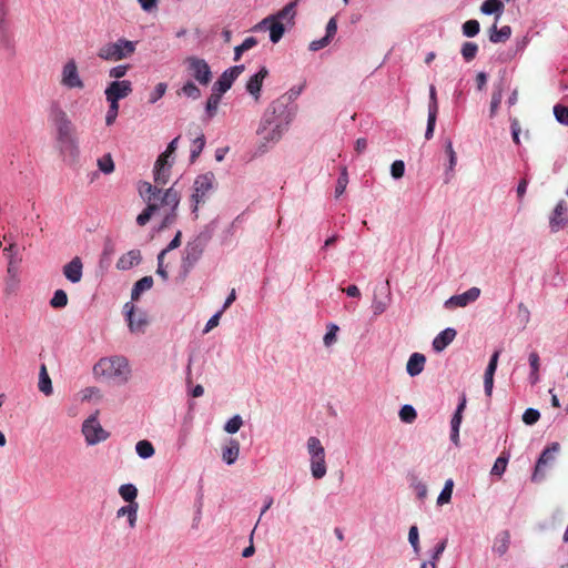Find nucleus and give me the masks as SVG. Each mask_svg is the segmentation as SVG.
<instances>
[{
    "label": "nucleus",
    "instance_id": "1",
    "mask_svg": "<svg viewBox=\"0 0 568 568\" xmlns=\"http://www.w3.org/2000/svg\"><path fill=\"white\" fill-rule=\"evenodd\" d=\"M50 120L57 131V141L62 149H77L78 139L75 126L67 112L59 105L53 104L50 109Z\"/></svg>",
    "mask_w": 568,
    "mask_h": 568
},
{
    "label": "nucleus",
    "instance_id": "2",
    "mask_svg": "<svg viewBox=\"0 0 568 568\" xmlns=\"http://www.w3.org/2000/svg\"><path fill=\"white\" fill-rule=\"evenodd\" d=\"M284 103L276 100L273 101L264 112L257 134L267 142H276L281 139L285 124L277 113L284 112Z\"/></svg>",
    "mask_w": 568,
    "mask_h": 568
},
{
    "label": "nucleus",
    "instance_id": "3",
    "mask_svg": "<svg viewBox=\"0 0 568 568\" xmlns=\"http://www.w3.org/2000/svg\"><path fill=\"white\" fill-rule=\"evenodd\" d=\"M94 374L124 384L130 377V366L125 357L112 356L101 358L93 367Z\"/></svg>",
    "mask_w": 568,
    "mask_h": 568
},
{
    "label": "nucleus",
    "instance_id": "4",
    "mask_svg": "<svg viewBox=\"0 0 568 568\" xmlns=\"http://www.w3.org/2000/svg\"><path fill=\"white\" fill-rule=\"evenodd\" d=\"M135 49L136 42L120 38L115 42L103 44L98 51V57L105 61H120L130 58Z\"/></svg>",
    "mask_w": 568,
    "mask_h": 568
},
{
    "label": "nucleus",
    "instance_id": "5",
    "mask_svg": "<svg viewBox=\"0 0 568 568\" xmlns=\"http://www.w3.org/2000/svg\"><path fill=\"white\" fill-rule=\"evenodd\" d=\"M138 190L143 200L148 202L146 207L136 216L138 225L144 226L159 210V204L152 201L161 193V190L146 181L140 182Z\"/></svg>",
    "mask_w": 568,
    "mask_h": 568
},
{
    "label": "nucleus",
    "instance_id": "6",
    "mask_svg": "<svg viewBox=\"0 0 568 568\" xmlns=\"http://www.w3.org/2000/svg\"><path fill=\"white\" fill-rule=\"evenodd\" d=\"M175 184L174 183L171 187H169L168 190H165V192L163 193L162 197H161V204L163 206H170L171 207V211L170 213H168L161 225H160V230H164V229H168L170 227L176 220V209L180 204V201H181V194L180 192L175 189Z\"/></svg>",
    "mask_w": 568,
    "mask_h": 568
},
{
    "label": "nucleus",
    "instance_id": "7",
    "mask_svg": "<svg viewBox=\"0 0 568 568\" xmlns=\"http://www.w3.org/2000/svg\"><path fill=\"white\" fill-rule=\"evenodd\" d=\"M189 73L202 85H207L212 80V71L204 59L197 57H187L184 60Z\"/></svg>",
    "mask_w": 568,
    "mask_h": 568
},
{
    "label": "nucleus",
    "instance_id": "8",
    "mask_svg": "<svg viewBox=\"0 0 568 568\" xmlns=\"http://www.w3.org/2000/svg\"><path fill=\"white\" fill-rule=\"evenodd\" d=\"M82 434L88 445H97L109 438V433L99 423L97 414L83 422Z\"/></svg>",
    "mask_w": 568,
    "mask_h": 568
},
{
    "label": "nucleus",
    "instance_id": "9",
    "mask_svg": "<svg viewBox=\"0 0 568 568\" xmlns=\"http://www.w3.org/2000/svg\"><path fill=\"white\" fill-rule=\"evenodd\" d=\"M214 175L213 173H205L199 175L193 184V194L191 196L192 202L194 203L193 212H196L199 205L205 201L207 193L213 187Z\"/></svg>",
    "mask_w": 568,
    "mask_h": 568
},
{
    "label": "nucleus",
    "instance_id": "10",
    "mask_svg": "<svg viewBox=\"0 0 568 568\" xmlns=\"http://www.w3.org/2000/svg\"><path fill=\"white\" fill-rule=\"evenodd\" d=\"M60 83L68 89H83L84 82L80 78L78 65L73 59L68 60L61 71Z\"/></svg>",
    "mask_w": 568,
    "mask_h": 568
},
{
    "label": "nucleus",
    "instance_id": "11",
    "mask_svg": "<svg viewBox=\"0 0 568 568\" xmlns=\"http://www.w3.org/2000/svg\"><path fill=\"white\" fill-rule=\"evenodd\" d=\"M559 449L560 445L558 443H552L550 446L542 450L532 474L534 481H538L544 478L545 468L554 464L556 454L559 452Z\"/></svg>",
    "mask_w": 568,
    "mask_h": 568
},
{
    "label": "nucleus",
    "instance_id": "12",
    "mask_svg": "<svg viewBox=\"0 0 568 568\" xmlns=\"http://www.w3.org/2000/svg\"><path fill=\"white\" fill-rule=\"evenodd\" d=\"M132 92V83L128 80L113 81L105 89V98L108 102H118L126 98Z\"/></svg>",
    "mask_w": 568,
    "mask_h": 568
},
{
    "label": "nucleus",
    "instance_id": "13",
    "mask_svg": "<svg viewBox=\"0 0 568 568\" xmlns=\"http://www.w3.org/2000/svg\"><path fill=\"white\" fill-rule=\"evenodd\" d=\"M244 71V65H235L224 71L217 81L213 85L212 91H219L225 93L237 79V77Z\"/></svg>",
    "mask_w": 568,
    "mask_h": 568
},
{
    "label": "nucleus",
    "instance_id": "14",
    "mask_svg": "<svg viewBox=\"0 0 568 568\" xmlns=\"http://www.w3.org/2000/svg\"><path fill=\"white\" fill-rule=\"evenodd\" d=\"M437 114H438V102H437L436 88L434 85H430L428 119H427V128H426V132H425L426 140H430L434 135Z\"/></svg>",
    "mask_w": 568,
    "mask_h": 568
},
{
    "label": "nucleus",
    "instance_id": "15",
    "mask_svg": "<svg viewBox=\"0 0 568 568\" xmlns=\"http://www.w3.org/2000/svg\"><path fill=\"white\" fill-rule=\"evenodd\" d=\"M480 295L478 287H471L463 294L453 295L445 302L446 308L465 307L469 303L475 302Z\"/></svg>",
    "mask_w": 568,
    "mask_h": 568
},
{
    "label": "nucleus",
    "instance_id": "16",
    "mask_svg": "<svg viewBox=\"0 0 568 568\" xmlns=\"http://www.w3.org/2000/svg\"><path fill=\"white\" fill-rule=\"evenodd\" d=\"M172 163L165 160L164 156H159L154 164L153 178L154 183L158 185H165L171 178Z\"/></svg>",
    "mask_w": 568,
    "mask_h": 568
},
{
    "label": "nucleus",
    "instance_id": "17",
    "mask_svg": "<svg viewBox=\"0 0 568 568\" xmlns=\"http://www.w3.org/2000/svg\"><path fill=\"white\" fill-rule=\"evenodd\" d=\"M567 212V203L564 200L559 201L549 221L551 232H558L559 230L568 225V221L565 217Z\"/></svg>",
    "mask_w": 568,
    "mask_h": 568
},
{
    "label": "nucleus",
    "instance_id": "18",
    "mask_svg": "<svg viewBox=\"0 0 568 568\" xmlns=\"http://www.w3.org/2000/svg\"><path fill=\"white\" fill-rule=\"evenodd\" d=\"M204 252V244L196 240L186 244L184 248L183 264L187 267H193L194 264L201 258Z\"/></svg>",
    "mask_w": 568,
    "mask_h": 568
},
{
    "label": "nucleus",
    "instance_id": "19",
    "mask_svg": "<svg viewBox=\"0 0 568 568\" xmlns=\"http://www.w3.org/2000/svg\"><path fill=\"white\" fill-rule=\"evenodd\" d=\"M83 264L80 257H73L69 263L63 266V275L71 283H79L82 278Z\"/></svg>",
    "mask_w": 568,
    "mask_h": 568
},
{
    "label": "nucleus",
    "instance_id": "20",
    "mask_svg": "<svg viewBox=\"0 0 568 568\" xmlns=\"http://www.w3.org/2000/svg\"><path fill=\"white\" fill-rule=\"evenodd\" d=\"M268 70L266 67H262L257 73L250 78L246 83L247 92L255 98L257 101L264 79L267 77Z\"/></svg>",
    "mask_w": 568,
    "mask_h": 568
},
{
    "label": "nucleus",
    "instance_id": "21",
    "mask_svg": "<svg viewBox=\"0 0 568 568\" xmlns=\"http://www.w3.org/2000/svg\"><path fill=\"white\" fill-rule=\"evenodd\" d=\"M19 285V277H18V262L13 260L12 255H10V261L8 263L7 268V278H6V294L13 293Z\"/></svg>",
    "mask_w": 568,
    "mask_h": 568
},
{
    "label": "nucleus",
    "instance_id": "22",
    "mask_svg": "<svg viewBox=\"0 0 568 568\" xmlns=\"http://www.w3.org/2000/svg\"><path fill=\"white\" fill-rule=\"evenodd\" d=\"M189 132L191 135L195 136L192 141L190 154V161L193 163L200 156L205 146V136L197 125L194 126V132H192V128H190Z\"/></svg>",
    "mask_w": 568,
    "mask_h": 568
},
{
    "label": "nucleus",
    "instance_id": "23",
    "mask_svg": "<svg viewBox=\"0 0 568 568\" xmlns=\"http://www.w3.org/2000/svg\"><path fill=\"white\" fill-rule=\"evenodd\" d=\"M455 328H446L442 331L433 341V348L436 352H443L456 337Z\"/></svg>",
    "mask_w": 568,
    "mask_h": 568
},
{
    "label": "nucleus",
    "instance_id": "24",
    "mask_svg": "<svg viewBox=\"0 0 568 568\" xmlns=\"http://www.w3.org/2000/svg\"><path fill=\"white\" fill-rule=\"evenodd\" d=\"M141 252L139 250H131L123 254L116 262V267L126 271L138 265L141 262Z\"/></svg>",
    "mask_w": 568,
    "mask_h": 568
},
{
    "label": "nucleus",
    "instance_id": "25",
    "mask_svg": "<svg viewBox=\"0 0 568 568\" xmlns=\"http://www.w3.org/2000/svg\"><path fill=\"white\" fill-rule=\"evenodd\" d=\"M426 357L422 353H413L407 362L406 371L412 377L419 375L425 367Z\"/></svg>",
    "mask_w": 568,
    "mask_h": 568
},
{
    "label": "nucleus",
    "instance_id": "26",
    "mask_svg": "<svg viewBox=\"0 0 568 568\" xmlns=\"http://www.w3.org/2000/svg\"><path fill=\"white\" fill-rule=\"evenodd\" d=\"M267 22H270V39L273 43H277L284 34V24L272 17L265 18L261 24H266Z\"/></svg>",
    "mask_w": 568,
    "mask_h": 568
},
{
    "label": "nucleus",
    "instance_id": "27",
    "mask_svg": "<svg viewBox=\"0 0 568 568\" xmlns=\"http://www.w3.org/2000/svg\"><path fill=\"white\" fill-rule=\"evenodd\" d=\"M124 308L126 310V314H128V322H129V327L131 329V332H140L143 329V327L146 325V320L144 318V316H139L138 318H135L134 316V306L130 303H126L124 305Z\"/></svg>",
    "mask_w": 568,
    "mask_h": 568
},
{
    "label": "nucleus",
    "instance_id": "28",
    "mask_svg": "<svg viewBox=\"0 0 568 568\" xmlns=\"http://www.w3.org/2000/svg\"><path fill=\"white\" fill-rule=\"evenodd\" d=\"M311 471L315 479H321L326 475L325 454L311 456Z\"/></svg>",
    "mask_w": 568,
    "mask_h": 568
},
{
    "label": "nucleus",
    "instance_id": "29",
    "mask_svg": "<svg viewBox=\"0 0 568 568\" xmlns=\"http://www.w3.org/2000/svg\"><path fill=\"white\" fill-rule=\"evenodd\" d=\"M139 504L133 503L132 505L123 506L116 511L118 517H126L129 526L134 528L138 520Z\"/></svg>",
    "mask_w": 568,
    "mask_h": 568
},
{
    "label": "nucleus",
    "instance_id": "30",
    "mask_svg": "<svg viewBox=\"0 0 568 568\" xmlns=\"http://www.w3.org/2000/svg\"><path fill=\"white\" fill-rule=\"evenodd\" d=\"M511 36V28L509 26H504L500 29H497L496 23L490 28L489 40L493 43L506 42Z\"/></svg>",
    "mask_w": 568,
    "mask_h": 568
},
{
    "label": "nucleus",
    "instance_id": "31",
    "mask_svg": "<svg viewBox=\"0 0 568 568\" xmlns=\"http://www.w3.org/2000/svg\"><path fill=\"white\" fill-rule=\"evenodd\" d=\"M38 386H39V390L42 392L47 396L51 395L53 392L52 382L48 374L47 366L44 364H42L40 366Z\"/></svg>",
    "mask_w": 568,
    "mask_h": 568
},
{
    "label": "nucleus",
    "instance_id": "32",
    "mask_svg": "<svg viewBox=\"0 0 568 568\" xmlns=\"http://www.w3.org/2000/svg\"><path fill=\"white\" fill-rule=\"evenodd\" d=\"M480 10L485 14H496V21L499 19L504 11V3L501 0H486Z\"/></svg>",
    "mask_w": 568,
    "mask_h": 568
},
{
    "label": "nucleus",
    "instance_id": "33",
    "mask_svg": "<svg viewBox=\"0 0 568 568\" xmlns=\"http://www.w3.org/2000/svg\"><path fill=\"white\" fill-rule=\"evenodd\" d=\"M239 454H240V444L237 440L235 439H232L229 444V446H226L224 449H223V454H222V457H223V460L227 464V465H232L235 463V460L237 459L239 457Z\"/></svg>",
    "mask_w": 568,
    "mask_h": 568
},
{
    "label": "nucleus",
    "instance_id": "34",
    "mask_svg": "<svg viewBox=\"0 0 568 568\" xmlns=\"http://www.w3.org/2000/svg\"><path fill=\"white\" fill-rule=\"evenodd\" d=\"M153 285V278L151 276H144L140 278L133 286L131 298L138 300L142 292L148 291Z\"/></svg>",
    "mask_w": 568,
    "mask_h": 568
},
{
    "label": "nucleus",
    "instance_id": "35",
    "mask_svg": "<svg viewBox=\"0 0 568 568\" xmlns=\"http://www.w3.org/2000/svg\"><path fill=\"white\" fill-rule=\"evenodd\" d=\"M503 100V85L498 84L495 87L493 94H491V101H490V108H489V116L494 118L497 114V111L499 109V105Z\"/></svg>",
    "mask_w": 568,
    "mask_h": 568
},
{
    "label": "nucleus",
    "instance_id": "36",
    "mask_svg": "<svg viewBox=\"0 0 568 568\" xmlns=\"http://www.w3.org/2000/svg\"><path fill=\"white\" fill-rule=\"evenodd\" d=\"M178 95H185L193 100H197L201 98V90L197 85H195L192 81H187L183 84V87L178 90Z\"/></svg>",
    "mask_w": 568,
    "mask_h": 568
},
{
    "label": "nucleus",
    "instance_id": "37",
    "mask_svg": "<svg viewBox=\"0 0 568 568\" xmlns=\"http://www.w3.org/2000/svg\"><path fill=\"white\" fill-rule=\"evenodd\" d=\"M119 494L125 501L130 503V505H132L133 503H136L135 498L138 496V489L134 485H132V484L121 485L119 488Z\"/></svg>",
    "mask_w": 568,
    "mask_h": 568
},
{
    "label": "nucleus",
    "instance_id": "38",
    "mask_svg": "<svg viewBox=\"0 0 568 568\" xmlns=\"http://www.w3.org/2000/svg\"><path fill=\"white\" fill-rule=\"evenodd\" d=\"M510 544V535L508 531H503L499 534L496 544L494 546V551H496L499 556H503L508 550Z\"/></svg>",
    "mask_w": 568,
    "mask_h": 568
},
{
    "label": "nucleus",
    "instance_id": "39",
    "mask_svg": "<svg viewBox=\"0 0 568 568\" xmlns=\"http://www.w3.org/2000/svg\"><path fill=\"white\" fill-rule=\"evenodd\" d=\"M222 94L223 93H220L219 91H213L212 94L209 97L205 109L210 118L215 115L219 104L221 102Z\"/></svg>",
    "mask_w": 568,
    "mask_h": 568
},
{
    "label": "nucleus",
    "instance_id": "40",
    "mask_svg": "<svg viewBox=\"0 0 568 568\" xmlns=\"http://www.w3.org/2000/svg\"><path fill=\"white\" fill-rule=\"evenodd\" d=\"M135 450L141 458H150L155 453L152 443L145 439L136 443Z\"/></svg>",
    "mask_w": 568,
    "mask_h": 568
},
{
    "label": "nucleus",
    "instance_id": "41",
    "mask_svg": "<svg viewBox=\"0 0 568 568\" xmlns=\"http://www.w3.org/2000/svg\"><path fill=\"white\" fill-rule=\"evenodd\" d=\"M453 488H454L453 479H447L445 481V485H444V488H443L442 493L439 494V496L437 498V504L439 506L448 504L450 501L452 494H453Z\"/></svg>",
    "mask_w": 568,
    "mask_h": 568
},
{
    "label": "nucleus",
    "instance_id": "42",
    "mask_svg": "<svg viewBox=\"0 0 568 568\" xmlns=\"http://www.w3.org/2000/svg\"><path fill=\"white\" fill-rule=\"evenodd\" d=\"M68 305V295L63 290H57L50 300L52 308H63Z\"/></svg>",
    "mask_w": 568,
    "mask_h": 568
},
{
    "label": "nucleus",
    "instance_id": "43",
    "mask_svg": "<svg viewBox=\"0 0 568 568\" xmlns=\"http://www.w3.org/2000/svg\"><path fill=\"white\" fill-rule=\"evenodd\" d=\"M295 16V2L287 3L282 10L278 11L276 16H271L276 20H288L292 21Z\"/></svg>",
    "mask_w": 568,
    "mask_h": 568
},
{
    "label": "nucleus",
    "instance_id": "44",
    "mask_svg": "<svg viewBox=\"0 0 568 568\" xmlns=\"http://www.w3.org/2000/svg\"><path fill=\"white\" fill-rule=\"evenodd\" d=\"M466 407V397L465 395L462 397V400L452 418V422H450V425H452V429H459L460 427V424H462V419H463V412Z\"/></svg>",
    "mask_w": 568,
    "mask_h": 568
},
{
    "label": "nucleus",
    "instance_id": "45",
    "mask_svg": "<svg viewBox=\"0 0 568 568\" xmlns=\"http://www.w3.org/2000/svg\"><path fill=\"white\" fill-rule=\"evenodd\" d=\"M307 450L310 456L325 454V449L317 437H310L307 439Z\"/></svg>",
    "mask_w": 568,
    "mask_h": 568
},
{
    "label": "nucleus",
    "instance_id": "46",
    "mask_svg": "<svg viewBox=\"0 0 568 568\" xmlns=\"http://www.w3.org/2000/svg\"><path fill=\"white\" fill-rule=\"evenodd\" d=\"M477 52L478 45L475 42H465L462 47V55L467 62L474 60Z\"/></svg>",
    "mask_w": 568,
    "mask_h": 568
},
{
    "label": "nucleus",
    "instance_id": "47",
    "mask_svg": "<svg viewBox=\"0 0 568 568\" xmlns=\"http://www.w3.org/2000/svg\"><path fill=\"white\" fill-rule=\"evenodd\" d=\"M98 166L104 174H110L114 171V162L111 154H105L98 160Z\"/></svg>",
    "mask_w": 568,
    "mask_h": 568
},
{
    "label": "nucleus",
    "instance_id": "48",
    "mask_svg": "<svg viewBox=\"0 0 568 568\" xmlns=\"http://www.w3.org/2000/svg\"><path fill=\"white\" fill-rule=\"evenodd\" d=\"M417 417V413L412 405H404L399 410V418L404 423H413Z\"/></svg>",
    "mask_w": 568,
    "mask_h": 568
},
{
    "label": "nucleus",
    "instance_id": "49",
    "mask_svg": "<svg viewBox=\"0 0 568 568\" xmlns=\"http://www.w3.org/2000/svg\"><path fill=\"white\" fill-rule=\"evenodd\" d=\"M479 30L480 26L477 20H468L463 24V33L468 38L477 36Z\"/></svg>",
    "mask_w": 568,
    "mask_h": 568
},
{
    "label": "nucleus",
    "instance_id": "50",
    "mask_svg": "<svg viewBox=\"0 0 568 568\" xmlns=\"http://www.w3.org/2000/svg\"><path fill=\"white\" fill-rule=\"evenodd\" d=\"M347 183H348L347 171H346V168H343L342 173L338 176L337 183L335 186V196L336 197L341 196L345 192Z\"/></svg>",
    "mask_w": 568,
    "mask_h": 568
},
{
    "label": "nucleus",
    "instance_id": "51",
    "mask_svg": "<svg viewBox=\"0 0 568 568\" xmlns=\"http://www.w3.org/2000/svg\"><path fill=\"white\" fill-rule=\"evenodd\" d=\"M243 425V420L240 415L233 416L224 426V430L229 434H235L239 432L241 426Z\"/></svg>",
    "mask_w": 568,
    "mask_h": 568
},
{
    "label": "nucleus",
    "instance_id": "52",
    "mask_svg": "<svg viewBox=\"0 0 568 568\" xmlns=\"http://www.w3.org/2000/svg\"><path fill=\"white\" fill-rule=\"evenodd\" d=\"M507 464H508V457L500 455L496 459V462L491 468V475L501 476L506 470Z\"/></svg>",
    "mask_w": 568,
    "mask_h": 568
},
{
    "label": "nucleus",
    "instance_id": "53",
    "mask_svg": "<svg viewBox=\"0 0 568 568\" xmlns=\"http://www.w3.org/2000/svg\"><path fill=\"white\" fill-rule=\"evenodd\" d=\"M554 114L558 122L568 125V108L561 104L554 106Z\"/></svg>",
    "mask_w": 568,
    "mask_h": 568
},
{
    "label": "nucleus",
    "instance_id": "54",
    "mask_svg": "<svg viewBox=\"0 0 568 568\" xmlns=\"http://www.w3.org/2000/svg\"><path fill=\"white\" fill-rule=\"evenodd\" d=\"M168 85L164 82H160L155 85L153 92L150 94L149 102H158L166 92Z\"/></svg>",
    "mask_w": 568,
    "mask_h": 568
},
{
    "label": "nucleus",
    "instance_id": "55",
    "mask_svg": "<svg viewBox=\"0 0 568 568\" xmlns=\"http://www.w3.org/2000/svg\"><path fill=\"white\" fill-rule=\"evenodd\" d=\"M387 306H388V302L386 300H379L377 297V294L375 293L374 300L372 302V310H373L374 315L378 316V315L383 314L387 310Z\"/></svg>",
    "mask_w": 568,
    "mask_h": 568
},
{
    "label": "nucleus",
    "instance_id": "56",
    "mask_svg": "<svg viewBox=\"0 0 568 568\" xmlns=\"http://www.w3.org/2000/svg\"><path fill=\"white\" fill-rule=\"evenodd\" d=\"M119 113V103L118 102H109V110L105 115V124L108 126L112 125Z\"/></svg>",
    "mask_w": 568,
    "mask_h": 568
},
{
    "label": "nucleus",
    "instance_id": "57",
    "mask_svg": "<svg viewBox=\"0 0 568 568\" xmlns=\"http://www.w3.org/2000/svg\"><path fill=\"white\" fill-rule=\"evenodd\" d=\"M539 418H540V413L534 408H527L523 415V422L526 425H534L539 420Z\"/></svg>",
    "mask_w": 568,
    "mask_h": 568
},
{
    "label": "nucleus",
    "instance_id": "58",
    "mask_svg": "<svg viewBox=\"0 0 568 568\" xmlns=\"http://www.w3.org/2000/svg\"><path fill=\"white\" fill-rule=\"evenodd\" d=\"M405 173V164L402 160L394 161L390 166V174L394 179H400Z\"/></svg>",
    "mask_w": 568,
    "mask_h": 568
},
{
    "label": "nucleus",
    "instance_id": "59",
    "mask_svg": "<svg viewBox=\"0 0 568 568\" xmlns=\"http://www.w3.org/2000/svg\"><path fill=\"white\" fill-rule=\"evenodd\" d=\"M408 541L416 552L419 551V535L418 528L416 526H412L408 531Z\"/></svg>",
    "mask_w": 568,
    "mask_h": 568
},
{
    "label": "nucleus",
    "instance_id": "60",
    "mask_svg": "<svg viewBox=\"0 0 568 568\" xmlns=\"http://www.w3.org/2000/svg\"><path fill=\"white\" fill-rule=\"evenodd\" d=\"M499 355H500V351H496L491 355V357L489 359V363H488V366H487L486 372H485L486 375H495V372H496L497 365H498Z\"/></svg>",
    "mask_w": 568,
    "mask_h": 568
},
{
    "label": "nucleus",
    "instance_id": "61",
    "mask_svg": "<svg viewBox=\"0 0 568 568\" xmlns=\"http://www.w3.org/2000/svg\"><path fill=\"white\" fill-rule=\"evenodd\" d=\"M338 331V326L335 324H332L329 326L328 332L325 334L323 341L326 346L332 345L336 341V333Z\"/></svg>",
    "mask_w": 568,
    "mask_h": 568
},
{
    "label": "nucleus",
    "instance_id": "62",
    "mask_svg": "<svg viewBox=\"0 0 568 568\" xmlns=\"http://www.w3.org/2000/svg\"><path fill=\"white\" fill-rule=\"evenodd\" d=\"M129 70V65H116L112 68L109 72V75L114 79L123 78Z\"/></svg>",
    "mask_w": 568,
    "mask_h": 568
},
{
    "label": "nucleus",
    "instance_id": "63",
    "mask_svg": "<svg viewBox=\"0 0 568 568\" xmlns=\"http://www.w3.org/2000/svg\"><path fill=\"white\" fill-rule=\"evenodd\" d=\"M223 314V310L219 311L216 314H214L206 323L204 333H209L211 329L216 327L220 323V318Z\"/></svg>",
    "mask_w": 568,
    "mask_h": 568
},
{
    "label": "nucleus",
    "instance_id": "64",
    "mask_svg": "<svg viewBox=\"0 0 568 568\" xmlns=\"http://www.w3.org/2000/svg\"><path fill=\"white\" fill-rule=\"evenodd\" d=\"M329 42H331V40L328 39V37H323L320 40L312 41L310 43L308 48L311 51H318V50L327 47L329 44Z\"/></svg>",
    "mask_w": 568,
    "mask_h": 568
}]
</instances>
